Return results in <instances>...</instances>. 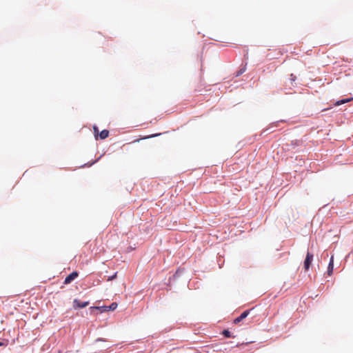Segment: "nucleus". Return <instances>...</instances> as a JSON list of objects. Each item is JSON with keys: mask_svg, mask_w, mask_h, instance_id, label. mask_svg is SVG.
I'll return each mask as SVG.
<instances>
[{"mask_svg": "<svg viewBox=\"0 0 353 353\" xmlns=\"http://www.w3.org/2000/svg\"><path fill=\"white\" fill-rule=\"evenodd\" d=\"M250 314V310H245L244 311L239 317L236 318L234 320V323L235 324H237L239 323V322H241L243 319H245L248 314Z\"/></svg>", "mask_w": 353, "mask_h": 353, "instance_id": "20e7f679", "label": "nucleus"}, {"mask_svg": "<svg viewBox=\"0 0 353 353\" xmlns=\"http://www.w3.org/2000/svg\"><path fill=\"white\" fill-rule=\"evenodd\" d=\"M79 276V273L76 271L72 272L64 280L63 283L65 285H68L73 280H74L76 278H77Z\"/></svg>", "mask_w": 353, "mask_h": 353, "instance_id": "f03ea898", "label": "nucleus"}, {"mask_svg": "<svg viewBox=\"0 0 353 353\" xmlns=\"http://www.w3.org/2000/svg\"><path fill=\"white\" fill-rule=\"evenodd\" d=\"M223 334L225 337H227V338H230V337H232V335H231L230 332V331H228V330H223Z\"/></svg>", "mask_w": 353, "mask_h": 353, "instance_id": "1a4fd4ad", "label": "nucleus"}, {"mask_svg": "<svg viewBox=\"0 0 353 353\" xmlns=\"http://www.w3.org/2000/svg\"><path fill=\"white\" fill-rule=\"evenodd\" d=\"M117 277V273H115L114 275H112V276H110L108 279V281H111V280H113L115 278Z\"/></svg>", "mask_w": 353, "mask_h": 353, "instance_id": "9d476101", "label": "nucleus"}, {"mask_svg": "<svg viewBox=\"0 0 353 353\" xmlns=\"http://www.w3.org/2000/svg\"><path fill=\"white\" fill-rule=\"evenodd\" d=\"M117 307V303H112L110 306H103L102 307L103 311H109V310H114Z\"/></svg>", "mask_w": 353, "mask_h": 353, "instance_id": "423d86ee", "label": "nucleus"}, {"mask_svg": "<svg viewBox=\"0 0 353 353\" xmlns=\"http://www.w3.org/2000/svg\"><path fill=\"white\" fill-rule=\"evenodd\" d=\"M4 345V344H3V343L0 342V346H2V345Z\"/></svg>", "mask_w": 353, "mask_h": 353, "instance_id": "4468645a", "label": "nucleus"}, {"mask_svg": "<svg viewBox=\"0 0 353 353\" xmlns=\"http://www.w3.org/2000/svg\"><path fill=\"white\" fill-rule=\"evenodd\" d=\"M109 136V131L107 130H102L99 134V137L101 139H105Z\"/></svg>", "mask_w": 353, "mask_h": 353, "instance_id": "6e6552de", "label": "nucleus"}, {"mask_svg": "<svg viewBox=\"0 0 353 353\" xmlns=\"http://www.w3.org/2000/svg\"><path fill=\"white\" fill-rule=\"evenodd\" d=\"M89 305V301L81 302L78 299H74L73 301V307L74 308H83Z\"/></svg>", "mask_w": 353, "mask_h": 353, "instance_id": "7ed1b4c3", "label": "nucleus"}, {"mask_svg": "<svg viewBox=\"0 0 353 353\" xmlns=\"http://www.w3.org/2000/svg\"><path fill=\"white\" fill-rule=\"evenodd\" d=\"M333 268H334V256H332L330 258V263L328 264V268H327V274L329 276L332 275V274L333 272Z\"/></svg>", "mask_w": 353, "mask_h": 353, "instance_id": "39448f33", "label": "nucleus"}, {"mask_svg": "<svg viewBox=\"0 0 353 353\" xmlns=\"http://www.w3.org/2000/svg\"><path fill=\"white\" fill-rule=\"evenodd\" d=\"M94 308L97 309V310H99L101 307H94Z\"/></svg>", "mask_w": 353, "mask_h": 353, "instance_id": "f8f14e48", "label": "nucleus"}, {"mask_svg": "<svg viewBox=\"0 0 353 353\" xmlns=\"http://www.w3.org/2000/svg\"><path fill=\"white\" fill-rule=\"evenodd\" d=\"M97 341H103L104 340L102 339H98Z\"/></svg>", "mask_w": 353, "mask_h": 353, "instance_id": "ddd939ff", "label": "nucleus"}, {"mask_svg": "<svg viewBox=\"0 0 353 353\" xmlns=\"http://www.w3.org/2000/svg\"><path fill=\"white\" fill-rule=\"evenodd\" d=\"M353 101V97L352 98H349V99H342V100L337 101L335 103L334 105L338 106V105L344 104L345 103H347V102H350V101Z\"/></svg>", "mask_w": 353, "mask_h": 353, "instance_id": "0eeeda50", "label": "nucleus"}, {"mask_svg": "<svg viewBox=\"0 0 353 353\" xmlns=\"http://www.w3.org/2000/svg\"><path fill=\"white\" fill-rule=\"evenodd\" d=\"M314 256L312 254H310V252L307 253L305 261H304V269L305 270H308L310 268V266L313 261Z\"/></svg>", "mask_w": 353, "mask_h": 353, "instance_id": "f257e3e1", "label": "nucleus"}, {"mask_svg": "<svg viewBox=\"0 0 353 353\" xmlns=\"http://www.w3.org/2000/svg\"><path fill=\"white\" fill-rule=\"evenodd\" d=\"M94 133L98 132V128H97V127H94Z\"/></svg>", "mask_w": 353, "mask_h": 353, "instance_id": "9b49d317", "label": "nucleus"}]
</instances>
